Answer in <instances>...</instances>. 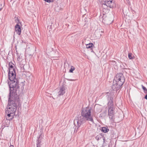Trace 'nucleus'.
<instances>
[{"mask_svg": "<svg viewBox=\"0 0 147 147\" xmlns=\"http://www.w3.org/2000/svg\"><path fill=\"white\" fill-rule=\"evenodd\" d=\"M20 103L19 98L13 96L9 97L8 108L6 109V113L7 114L6 119L11 120L13 118L15 115L17 105Z\"/></svg>", "mask_w": 147, "mask_h": 147, "instance_id": "1", "label": "nucleus"}, {"mask_svg": "<svg viewBox=\"0 0 147 147\" xmlns=\"http://www.w3.org/2000/svg\"><path fill=\"white\" fill-rule=\"evenodd\" d=\"M16 75L10 74L8 76L9 80H8L9 89V97L19 98L17 94V91L19 88V81L18 79L16 78Z\"/></svg>", "mask_w": 147, "mask_h": 147, "instance_id": "2", "label": "nucleus"}, {"mask_svg": "<svg viewBox=\"0 0 147 147\" xmlns=\"http://www.w3.org/2000/svg\"><path fill=\"white\" fill-rule=\"evenodd\" d=\"M110 94L109 93H107V97L108 102V115L110 119V121L112 123H114L115 119V108L113 104V98L110 96Z\"/></svg>", "mask_w": 147, "mask_h": 147, "instance_id": "3", "label": "nucleus"}, {"mask_svg": "<svg viewBox=\"0 0 147 147\" xmlns=\"http://www.w3.org/2000/svg\"><path fill=\"white\" fill-rule=\"evenodd\" d=\"M82 116L84 120L94 123L93 116L91 114V109L89 107L83 108L81 113Z\"/></svg>", "mask_w": 147, "mask_h": 147, "instance_id": "4", "label": "nucleus"}, {"mask_svg": "<svg viewBox=\"0 0 147 147\" xmlns=\"http://www.w3.org/2000/svg\"><path fill=\"white\" fill-rule=\"evenodd\" d=\"M114 81L118 82L119 85H123L125 82L124 77L122 73L117 74L114 78Z\"/></svg>", "mask_w": 147, "mask_h": 147, "instance_id": "5", "label": "nucleus"}, {"mask_svg": "<svg viewBox=\"0 0 147 147\" xmlns=\"http://www.w3.org/2000/svg\"><path fill=\"white\" fill-rule=\"evenodd\" d=\"M85 122L83 118H80L79 119H75L74 120V124L75 125L76 123H77L75 129L74 131L76 132L77 131L78 128L80 127L81 125Z\"/></svg>", "mask_w": 147, "mask_h": 147, "instance_id": "6", "label": "nucleus"}, {"mask_svg": "<svg viewBox=\"0 0 147 147\" xmlns=\"http://www.w3.org/2000/svg\"><path fill=\"white\" fill-rule=\"evenodd\" d=\"M14 64L12 61H10L9 63V68L8 69V76L10 74H12L13 75H16L15 72L14 68Z\"/></svg>", "mask_w": 147, "mask_h": 147, "instance_id": "7", "label": "nucleus"}, {"mask_svg": "<svg viewBox=\"0 0 147 147\" xmlns=\"http://www.w3.org/2000/svg\"><path fill=\"white\" fill-rule=\"evenodd\" d=\"M16 22L17 23V24L15 26V30L16 33L18 35H20L21 33V29L20 26L19 24V22H20L18 18L16 20Z\"/></svg>", "mask_w": 147, "mask_h": 147, "instance_id": "8", "label": "nucleus"}, {"mask_svg": "<svg viewBox=\"0 0 147 147\" xmlns=\"http://www.w3.org/2000/svg\"><path fill=\"white\" fill-rule=\"evenodd\" d=\"M122 85H119L118 82L114 81L112 88L113 90L117 91L120 88Z\"/></svg>", "mask_w": 147, "mask_h": 147, "instance_id": "9", "label": "nucleus"}, {"mask_svg": "<svg viewBox=\"0 0 147 147\" xmlns=\"http://www.w3.org/2000/svg\"><path fill=\"white\" fill-rule=\"evenodd\" d=\"M65 93V89L64 87L62 86L60 88V90L58 92V96L63 95Z\"/></svg>", "mask_w": 147, "mask_h": 147, "instance_id": "10", "label": "nucleus"}, {"mask_svg": "<svg viewBox=\"0 0 147 147\" xmlns=\"http://www.w3.org/2000/svg\"><path fill=\"white\" fill-rule=\"evenodd\" d=\"M42 134H40L38 137V139L37 141V144H41V140L42 139Z\"/></svg>", "mask_w": 147, "mask_h": 147, "instance_id": "11", "label": "nucleus"}, {"mask_svg": "<svg viewBox=\"0 0 147 147\" xmlns=\"http://www.w3.org/2000/svg\"><path fill=\"white\" fill-rule=\"evenodd\" d=\"M102 131L104 133H106L109 131V129L107 127H103L102 128Z\"/></svg>", "mask_w": 147, "mask_h": 147, "instance_id": "12", "label": "nucleus"}, {"mask_svg": "<svg viewBox=\"0 0 147 147\" xmlns=\"http://www.w3.org/2000/svg\"><path fill=\"white\" fill-rule=\"evenodd\" d=\"M103 138V136L101 134H99L97 135L95 139L97 141H98L99 139Z\"/></svg>", "mask_w": 147, "mask_h": 147, "instance_id": "13", "label": "nucleus"}, {"mask_svg": "<svg viewBox=\"0 0 147 147\" xmlns=\"http://www.w3.org/2000/svg\"><path fill=\"white\" fill-rule=\"evenodd\" d=\"M93 45L92 43H90L86 45V47L87 48H91L92 46Z\"/></svg>", "mask_w": 147, "mask_h": 147, "instance_id": "14", "label": "nucleus"}, {"mask_svg": "<svg viewBox=\"0 0 147 147\" xmlns=\"http://www.w3.org/2000/svg\"><path fill=\"white\" fill-rule=\"evenodd\" d=\"M75 68L73 66H71V68L69 70V72L70 73H72L73 71L75 70Z\"/></svg>", "mask_w": 147, "mask_h": 147, "instance_id": "15", "label": "nucleus"}, {"mask_svg": "<svg viewBox=\"0 0 147 147\" xmlns=\"http://www.w3.org/2000/svg\"><path fill=\"white\" fill-rule=\"evenodd\" d=\"M128 57L130 59H133L132 57V54L131 53H129L128 54Z\"/></svg>", "mask_w": 147, "mask_h": 147, "instance_id": "16", "label": "nucleus"}, {"mask_svg": "<svg viewBox=\"0 0 147 147\" xmlns=\"http://www.w3.org/2000/svg\"><path fill=\"white\" fill-rule=\"evenodd\" d=\"M48 3L53 2L54 0H43Z\"/></svg>", "mask_w": 147, "mask_h": 147, "instance_id": "17", "label": "nucleus"}, {"mask_svg": "<svg viewBox=\"0 0 147 147\" xmlns=\"http://www.w3.org/2000/svg\"><path fill=\"white\" fill-rule=\"evenodd\" d=\"M142 88L144 91H147V89L146 88L144 87L142 85Z\"/></svg>", "mask_w": 147, "mask_h": 147, "instance_id": "18", "label": "nucleus"}, {"mask_svg": "<svg viewBox=\"0 0 147 147\" xmlns=\"http://www.w3.org/2000/svg\"><path fill=\"white\" fill-rule=\"evenodd\" d=\"M41 144H37V147H41Z\"/></svg>", "mask_w": 147, "mask_h": 147, "instance_id": "19", "label": "nucleus"}, {"mask_svg": "<svg viewBox=\"0 0 147 147\" xmlns=\"http://www.w3.org/2000/svg\"><path fill=\"white\" fill-rule=\"evenodd\" d=\"M145 98L147 100V94L145 96Z\"/></svg>", "mask_w": 147, "mask_h": 147, "instance_id": "20", "label": "nucleus"}, {"mask_svg": "<svg viewBox=\"0 0 147 147\" xmlns=\"http://www.w3.org/2000/svg\"><path fill=\"white\" fill-rule=\"evenodd\" d=\"M9 147H14V146L13 145H11Z\"/></svg>", "mask_w": 147, "mask_h": 147, "instance_id": "21", "label": "nucleus"}, {"mask_svg": "<svg viewBox=\"0 0 147 147\" xmlns=\"http://www.w3.org/2000/svg\"><path fill=\"white\" fill-rule=\"evenodd\" d=\"M97 32H95V35L96 34V33H97Z\"/></svg>", "mask_w": 147, "mask_h": 147, "instance_id": "22", "label": "nucleus"}, {"mask_svg": "<svg viewBox=\"0 0 147 147\" xmlns=\"http://www.w3.org/2000/svg\"><path fill=\"white\" fill-rule=\"evenodd\" d=\"M73 80H72V79H70V80H70V81H72Z\"/></svg>", "mask_w": 147, "mask_h": 147, "instance_id": "23", "label": "nucleus"}, {"mask_svg": "<svg viewBox=\"0 0 147 147\" xmlns=\"http://www.w3.org/2000/svg\"><path fill=\"white\" fill-rule=\"evenodd\" d=\"M101 36V34H100V36Z\"/></svg>", "mask_w": 147, "mask_h": 147, "instance_id": "24", "label": "nucleus"}]
</instances>
